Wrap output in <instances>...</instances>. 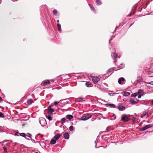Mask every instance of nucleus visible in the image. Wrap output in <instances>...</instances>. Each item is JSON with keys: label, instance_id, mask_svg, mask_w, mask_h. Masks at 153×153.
Returning <instances> with one entry per match:
<instances>
[{"label": "nucleus", "instance_id": "393cba45", "mask_svg": "<svg viewBox=\"0 0 153 153\" xmlns=\"http://www.w3.org/2000/svg\"><path fill=\"white\" fill-rule=\"evenodd\" d=\"M89 5L90 6V8L92 10L94 11V10L95 9L94 7L92 5L89 4Z\"/></svg>", "mask_w": 153, "mask_h": 153}, {"label": "nucleus", "instance_id": "a878e982", "mask_svg": "<svg viewBox=\"0 0 153 153\" xmlns=\"http://www.w3.org/2000/svg\"><path fill=\"white\" fill-rule=\"evenodd\" d=\"M20 135L21 136L24 137H25L26 136V134L24 133H20Z\"/></svg>", "mask_w": 153, "mask_h": 153}, {"label": "nucleus", "instance_id": "a18cd8bd", "mask_svg": "<svg viewBox=\"0 0 153 153\" xmlns=\"http://www.w3.org/2000/svg\"><path fill=\"white\" fill-rule=\"evenodd\" d=\"M35 153H38V152H35Z\"/></svg>", "mask_w": 153, "mask_h": 153}, {"label": "nucleus", "instance_id": "f3484780", "mask_svg": "<svg viewBox=\"0 0 153 153\" xmlns=\"http://www.w3.org/2000/svg\"><path fill=\"white\" fill-rule=\"evenodd\" d=\"M130 102L132 104H136L137 103V102H136L133 99H131L130 100Z\"/></svg>", "mask_w": 153, "mask_h": 153}, {"label": "nucleus", "instance_id": "aec40b11", "mask_svg": "<svg viewBox=\"0 0 153 153\" xmlns=\"http://www.w3.org/2000/svg\"><path fill=\"white\" fill-rule=\"evenodd\" d=\"M142 80V79L141 77L139 76L138 77V79L137 80V82H141Z\"/></svg>", "mask_w": 153, "mask_h": 153}, {"label": "nucleus", "instance_id": "a211bd4d", "mask_svg": "<svg viewBox=\"0 0 153 153\" xmlns=\"http://www.w3.org/2000/svg\"><path fill=\"white\" fill-rule=\"evenodd\" d=\"M33 102L32 99H30L29 100H28L27 101V103L28 105H30L32 104Z\"/></svg>", "mask_w": 153, "mask_h": 153}, {"label": "nucleus", "instance_id": "7ed1b4c3", "mask_svg": "<svg viewBox=\"0 0 153 153\" xmlns=\"http://www.w3.org/2000/svg\"><path fill=\"white\" fill-rule=\"evenodd\" d=\"M92 81L94 83H97L100 79L97 76H92Z\"/></svg>", "mask_w": 153, "mask_h": 153}, {"label": "nucleus", "instance_id": "a19ab883", "mask_svg": "<svg viewBox=\"0 0 153 153\" xmlns=\"http://www.w3.org/2000/svg\"><path fill=\"white\" fill-rule=\"evenodd\" d=\"M152 104L153 105V100H152Z\"/></svg>", "mask_w": 153, "mask_h": 153}, {"label": "nucleus", "instance_id": "9d476101", "mask_svg": "<svg viewBox=\"0 0 153 153\" xmlns=\"http://www.w3.org/2000/svg\"><path fill=\"white\" fill-rule=\"evenodd\" d=\"M125 80V79L123 77H121L118 80V83L120 84H121V82L124 81Z\"/></svg>", "mask_w": 153, "mask_h": 153}, {"label": "nucleus", "instance_id": "58836bf2", "mask_svg": "<svg viewBox=\"0 0 153 153\" xmlns=\"http://www.w3.org/2000/svg\"><path fill=\"white\" fill-rule=\"evenodd\" d=\"M2 100L1 97H0V102H1Z\"/></svg>", "mask_w": 153, "mask_h": 153}, {"label": "nucleus", "instance_id": "0eeeda50", "mask_svg": "<svg viewBox=\"0 0 153 153\" xmlns=\"http://www.w3.org/2000/svg\"><path fill=\"white\" fill-rule=\"evenodd\" d=\"M42 84L43 85H50V82L48 81H45L42 82Z\"/></svg>", "mask_w": 153, "mask_h": 153}, {"label": "nucleus", "instance_id": "c756f323", "mask_svg": "<svg viewBox=\"0 0 153 153\" xmlns=\"http://www.w3.org/2000/svg\"><path fill=\"white\" fill-rule=\"evenodd\" d=\"M73 129H74V127L73 126H71L70 127L69 130H70V131H72L73 130Z\"/></svg>", "mask_w": 153, "mask_h": 153}, {"label": "nucleus", "instance_id": "6e6552de", "mask_svg": "<svg viewBox=\"0 0 153 153\" xmlns=\"http://www.w3.org/2000/svg\"><path fill=\"white\" fill-rule=\"evenodd\" d=\"M111 57L114 58V59L117 58L118 55L117 53H113L111 54Z\"/></svg>", "mask_w": 153, "mask_h": 153}, {"label": "nucleus", "instance_id": "2eb2a0df", "mask_svg": "<svg viewBox=\"0 0 153 153\" xmlns=\"http://www.w3.org/2000/svg\"><path fill=\"white\" fill-rule=\"evenodd\" d=\"M61 135L60 134H58L56 135L54 137V138L56 140H58L59 138L60 137Z\"/></svg>", "mask_w": 153, "mask_h": 153}, {"label": "nucleus", "instance_id": "bb28decb", "mask_svg": "<svg viewBox=\"0 0 153 153\" xmlns=\"http://www.w3.org/2000/svg\"><path fill=\"white\" fill-rule=\"evenodd\" d=\"M83 101H84L83 100V98H79L77 99V101L79 102H82Z\"/></svg>", "mask_w": 153, "mask_h": 153}, {"label": "nucleus", "instance_id": "37998d69", "mask_svg": "<svg viewBox=\"0 0 153 153\" xmlns=\"http://www.w3.org/2000/svg\"><path fill=\"white\" fill-rule=\"evenodd\" d=\"M131 25H130V26H131Z\"/></svg>", "mask_w": 153, "mask_h": 153}, {"label": "nucleus", "instance_id": "ddd939ff", "mask_svg": "<svg viewBox=\"0 0 153 153\" xmlns=\"http://www.w3.org/2000/svg\"><path fill=\"white\" fill-rule=\"evenodd\" d=\"M148 111H145L143 112V114H140V117L141 118H143V117H144L148 113Z\"/></svg>", "mask_w": 153, "mask_h": 153}, {"label": "nucleus", "instance_id": "423d86ee", "mask_svg": "<svg viewBox=\"0 0 153 153\" xmlns=\"http://www.w3.org/2000/svg\"><path fill=\"white\" fill-rule=\"evenodd\" d=\"M64 138L66 139H69V133L68 132H65L64 134Z\"/></svg>", "mask_w": 153, "mask_h": 153}, {"label": "nucleus", "instance_id": "f8f14e48", "mask_svg": "<svg viewBox=\"0 0 153 153\" xmlns=\"http://www.w3.org/2000/svg\"><path fill=\"white\" fill-rule=\"evenodd\" d=\"M118 108L120 111H123L126 109V107L124 106H119Z\"/></svg>", "mask_w": 153, "mask_h": 153}, {"label": "nucleus", "instance_id": "c85d7f7f", "mask_svg": "<svg viewBox=\"0 0 153 153\" xmlns=\"http://www.w3.org/2000/svg\"><path fill=\"white\" fill-rule=\"evenodd\" d=\"M137 95V93H134L131 95L132 97H136Z\"/></svg>", "mask_w": 153, "mask_h": 153}, {"label": "nucleus", "instance_id": "1a4fd4ad", "mask_svg": "<svg viewBox=\"0 0 153 153\" xmlns=\"http://www.w3.org/2000/svg\"><path fill=\"white\" fill-rule=\"evenodd\" d=\"M85 85L86 86L88 87H91L92 86L91 83L89 82H87L85 83Z\"/></svg>", "mask_w": 153, "mask_h": 153}, {"label": "nucleus", "instance_id": "4be33fe9", "mask_svg": "<svg viewBox=\"0 0 153 153\" xmlns=\"http://www.w3.org/2000/svg\"><path fill=\"white\" fill-rule=\"evenodd\" d=\"M143 91L142 90H141V89H139L138 90V92L137 93L138 94H143Z\"/></svg>", "mask_w": 153, "mask_h": 153}, {"label": "nucleus", "instance_id": "5701e85b", "mask_svg": "<svg viewBox=\"0 0 153 153\" xmlns=\"http://www.w3.org/2000/svg\"><path fill=\"white\" fill-rule=\"evenodd\" d=\"M96 3L98 5H100L101 4V2L100 0H96Z\"/></svg>", "mask_w": 153, "mask_h": 153}, {"label": "nucleus", "instance_id": "f704fd0d", "mask_svg": "<svg viewBox=\"0 0 153 153\" xmlns=\"http://www.w3.org/2000/svg\"><path fill=\"white\" fill-rule=\"evenodd\" d=\"M3 149H4L5 152L7 151V149L5 147H4Z\"/></svg>", "mask_w": 153, "mask_h": 153}, {"label": "nucleus", "instance_id": "c9c22d12", "mask_svg": "<svg viewBox=\"0 0 153 153\" xmlns=\"http://www.w3.org/2000/svg\"><path fill=\"white\" fill-rule=\"evenodd\" d=\"M141 97V94H139L138 95V97L139 98H140Z\"/></svg>", "mask_w": 153, "mask_h": 153}, {"label": "nucleus", "instance_id": "c03bdc74", "mask_svg": "<svg viewBox=\"0 0 153 153\" xmlns=\"http://www.w3.org/2000/svg\"><path fill=\"white\" fill-rule=\"evenodd\" d=\"M0 108H1V107L0 106Z\"/></svg>", "mask_w": 153, "mask_h": 153}, {"label": "nucleus", "instance_id": "79ce46f5", "mask_svg": "<svg viewBox=\"0 0 153 153\" xmlns=\"http://www.w3.org/2000/svg\"><path fill=\"white\" fill-rule=\"evenodd\" d=\"M135 118H133V119H134V120H135Z\"/></svg>", "mask_w": 153, "mask_h": 153}, {"label": "nucleus", "instance_id": "72a5a7b5", "mask_svg": "<svg viewBox=\"0 0 153 153\" xmlns=\"http://www.w3.org/2000/svg\"><path fill=\"white\" fill-rule=\"evenodd\" d=\"M59 102H57L56 101H55L54 102V103L55 105H56Z\"/></svg>", "mask_w": 153, "mask_h": 153}, {"label": "nucleus", "instance_id": "b1692460", "mask_svg": "<svg viewBox=\"0 0 153 153\" xmlns=\"http://www.w3.org/2000/svg\"><path fill=\"white\" fill-rule=\"evenodd\" d=\"M46 118L48 119L49 120H52V117L50 115L46 116Z\"/></svg>", "mask_w": 153, "mask_h": 153}, {"label": "nucleus", "instance_id": "4c0bfd02", "mask_svg": "<svg viewBox=\"0 0 153 153\" xmlns=\"http://www.w3.org/2000/svg\"><path fill=\"white\" fill-rule=\"evenodd\" d=\"M149 84L151 85H153V81L151 82H149Z\"/></svg>", "mask_w": 153, "mask_h": 153}, {"label": "nucleus", "instance_id": "dca6fc26", "mask_svg": "<svg viewBox=\"0 0 153 153\" xmlns=\"http://www.w3.org/2000/svg\"><path fill=\"white\" fill-rule=\"evenodd\" d=\"M123 95L125 96H127L129 95L130 94V93L128 92L125 91L123 93Z\"/></svg>", "mask_w": 153, "mask_h": 153}, {"label": "nucleus", "instance_id": "6ab92c4d", "mask_svg": "<svg viewBox=\"0 0 153 153\" xmlns=\"http://www.w3.org/2000/svg\"><path fill=\"white\" fill-rule=\"evenodd\" d=\"M57 26L58 30L60 31H61L62 30V29L61 25L59 24L58 23L57 24Z\"/></svg>", "mask_w": 153, "mask_h": 153}, {"label": "nucleus", "instance_id": "20e7f679", "mask_svg": "<svg viewBox=\"0 0 153 153\" xmlns=\"http://www.w3.org/2000/svg\"><path fill=\"white\" fill-rule=\"evenodd\" d=\"M48 113L49 114H51L54 111V109L51 108V105H50L48 107Z\"/></svg>", "mask_w": 153, "mask_h": 153}, {"label": "nucleus", "instance_id": "f03ea898", "mask_svg": "<svg viewBox=\"0 0 153 153\" xmlns=\"http://www.w3.org/2000/svg\"><path fill=\"white\" fill-rule=\"evenodd\" d=\"M121 120L124 122H127L129 120V118L127 115L123 114L121 116Z\"/></svg>", "mask_w": 153, "mask_h": 153}, {"label": "nucleus", "instance_id": "9b49d317", "mask_svg": "<svg viewBox=\"0 0 153 153\" xmlns=\"http://www.w3.org/2000/svg\"><path fill=\"white\" fill-rule=\"evenodd\" d=\"M66 118L69 120H71V119H72L73 118V116L71 115L68 114L66 116Z\"/></svg>", "mask_w": 153, "mask_h": 153}, {"label": "nucleus", "instance_id": "473e14b6", "mask_svg": "<svg viewBox=\"0 0 153 153\" xmlns=\"http://www.w3.org/2000/svg\"><path fill=\"white\" fill-rule=\"evenodd\" d=\"M65 118H62L61 119V121H62V123L63 122H65Z\"/></svg>", "mask_w": 153, "mask_h": 153}, {"label": "nucleus", "instance_id": "2f4dec72", "mask_svg": "<svg viewBox=\"0 0 153 153\" xmlns=\"http://www.w3.org/2000/svg\"><path fill=\"white\" fill-rule=\"evenodd\" d=\"M0 117H4V116L3 114L1 112H0Z\"/></svg>", "mask_w": 153, "mask_h": 153}, {"label": "nucleus", "instance_id": "39448f33", "mask_svg": "<svg viewBox=\"0 0 153 153\" xmlns=\"http://www.w3.org/2000/svg\"><path fill=\"white\" fill-rule=\"evenodd\" d=\"M151 127L152 126L151 125H146L144 127L140 128V130L141 131H144L149 128H151Z\"/></svg>", "mask_w": 153, "mask_h": 153}, {"label": "nucleus", "instance_id": "4468645a", "mask_svg": "<svg viewBox=\"0 0 153 153\" xmlns=\"http://www.w3.org/2000/svg\"><path fill=\"white\" fill-rule=\"evenodd\" d=\"M106 105L111 107L113 108H116L115 105L113 104L107 103L106 104Z\"/></svg>", "mask_w": 153, "mask_h": 153}, {"label": "nucleus", "instance_id": "f257e3e1", "mask_svg": "<svg viewBox=\"0 0 153 153\" xmlns=\"http://www.w3.org/2000/svg\"><path fill=\"white\" fill-rule=\"evenodd\" d=\"M92 117V116L90 114H86L81 117V119L82 120H86Z\"/></svg>", "mask_w": 153, "mask_h": 153}, {"label": "nucleus", "instance_id": "e433bc0d", "mask_svg": "<svg viewBox=\"0 0 153 153\" xmlns=\"http://www.w3.org/2000/svg\"><path fill=\"white\" fill-rule=\"evenodd\" d=\"M18 134V133L17 132H16L15 134V135H17Z\"/></svg>", "mask_w": 153, "mask_h": 153}, {"label": "nucleus", "instance_id": "cd10ccee", "mask_svg": "<svg viewBox=\"0 0 153 153\" xmlns=\"http://www.w3.org/2000/svg\"><path fill=\"white\" fill-rule=\"evenodd\" d=\"M53 12L54 15H56L57 13V11L54 9L53 10Z\"/></svg>", "mask_w": 153, "mask_h": 153}, {"label": "nucleus", "instance_id": "412c9836", "mask_svg": "<svg viewBox=\"0 0 153 153\" xmlns=\"http://www.w3.org/2000/svg\"><path fill=\"white\" fill-rule=\"evenodd\" d=\"M56 140L54 139L51 140V144H55L56 142Z\"/></svg>", "mask_w": 153, "mask_h": 153}, {"label": "nucleus", "instance_id": "7c9ffc66", "mask_svg": "<svg viewBox=\"0 0 153 153\" xmlns=\"http://www.w3.org/2000/svg\"><path fill=\"white\" fill-rule=\"evenodd\" d=\"M26 136L30 138H31L32 135L30 133H27Z\"/></svg>", "mask_w": 153, "mask_h": 153}, {"label": "nucleus", "instance_id": "ea45409f", "mask_svg": "<svg viewBox=\"0 0 153 153\" xmlns=\"http://www.w3.org/2000/svg\"><path fill=\"white\" fill-rule=\"evenodd\" d=\"M57 22L58 23L59 22V20H57Z\"/></svg>", "mask_w": 153, "mask_h": 153}]
</instances>
